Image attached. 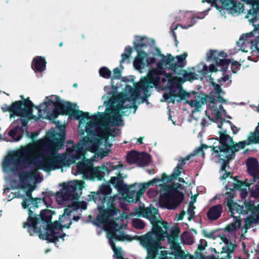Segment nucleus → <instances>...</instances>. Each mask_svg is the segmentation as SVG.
<instances>
[{
	"label": "nucleus",
	"mask_w": 259,
	"mask_h": 259,
	"mask_svg": "<svg viewBox=\"0 0 259 259\" xmlns=\"http://www.w3.org/2000/svg\"><path fill=\"white\" fill-rule=\"evenodd\" d=\"M112 188L109 185L103 184L97 192H92L89 195L90 200L94 201L98 205L99 213L96 218L98 224H109L108 235L110 245L117 259H127L122 255L121 248L117 249L113 239L116 241H124L128 239V235H125L123 225H119L110 218L117 215L119 210L115 206L116 196H111Z\"/></svg>",
	"instance_id": "1"
},
{
	"label": "nucleus",
	"mask_w": 259,
	"mask_h": 259,
	"mask_svg": "<svg viewBox=\"0 0 259 259\" xmlns=\"http://www.w3.org/2000/svg\"><path fill=\"white\" fill-rule=\"evenodd\" d=\"M65 139V134H60L59 138H54L50 143L47 144L40 152L41 156L46 157L47 158L37 162L35 164V169L31 171H25L21 172L19 174L20 181L24 183L28 180L35 178L36 175L39 176L37 171L38 169L49 172L67 164L69 159L66 155L57 153L59 149L64 148Z\"/></svg>",
	"instance_id": "2"
},
{
	"label": "nucleus",
	"mask_w": 259,
	"mask_h": 259,
	"mask_svg": "<svg viewBox=\"0 0 259 259\" xmlns=\"http://www.w3.org/2000/svg\"><path fill=\"white\" fill-rule=\"evenodd\" d=\"M52 210L45 209L41 210L39 214L33 217L30 222H25L23 228H27L28 232L31 236L37 234L40 239L46 240L49 242L55 243L59 238L63 239L66 236L56 232V230L61 229L62 228L69 229L72 224V221H69L67 224L61 225L58 222L52 223Z\"/></svg>",
	"instance_id": "3"
},
{
	"label": "nucleus",
	"mask_w": 259,
	"mask_h": 259,
	"mask_svg": "<svg viewBox=\"0 0 259 259\" xmlns=\"http://www.w3.org/2000/svg\"><path fill=\"white\" fill-rule=\"evenodd\" d=\"M162 74L160 68H158V62L157 63V67L149 70L147 76L144 77L139 82L135 84V88L129 85L125 86V90L127 92H123L119 94L117 97V100L118 102L115 110L119 112L123 109L131 108V105L125 106L124 103L126 102L136 101L138 95L143 91L144 96L141 99L142 102L147 101V99L150 97V93L148 89L157 87L160 81V74Z\"/></svg>",
	"instance_id": "4"
},
{
	"label": "nucleus",
	"mask_w": 259,
	"mask_h": 259,
	"mask_svg": "<svg viewBox=\"0 0 259 259\" xmlns=\"http://www.w3.org/2000/svg\"><path fill=\"white\" fill-rule=\"evenodd\" d=\"M219 138V146H210L211 150L215 154V157L227 158L223 168L229 163L231 160L235 158V153L243 149L245 146L252 144H259V122L253 132H250L247 140L235 143L232 138L227 134L226 131H220Z\"/></svg>",
	"instance_id": "5"
},
{
	"label": "nucleus",
	"mask_w": 259,
	"mask_h": 259,
	"mask_svg": "<svg viewBox=\"0 0 259 259\" xmlns=\"http://www.w3.org/2000/svg\"><path fill=\"white\" fill-rule=\"evenodd\" d=\"M159 52L161 59L158 61V68L162 73L164 72V66L165 68L172 71L176 75L183 77L184 80L190 81L196 79V74L195 72H188L184 69L186 65V59L188 56L187 53H184L176 57L173 56L171 54L167 53L165 56Z\"/></svg>",
	"instance_id": "6"
},
{
	"label": "nucleus",
	"mask_w": 259,
	"mask_h": 259,
	"mask_svg": "<svg viewBox=\"0 0 259 259\" xmlns=\"http://www.w3.org/2000/svg\"><path fill=\"white\" fill-rule=\"evenodd\" d=\"M84 182L82 181H74L63 184L62 189L60 192L57 193L58 198L65 201H72L71 206L74 209H82L85 210L87 208V204L84 201H76L82 194V189L84 188Z\"/></svg>",
	"instance_id": "7"
},
{
	"label": "nucleus",
	"mask_w": 259,
	"mask_h": 259,
	"mask_svg": "<svg viewBox=\"0 0 259 259\" xmlns=\"http://www.w3.org/2000/svg\"><path fill=\"white\" fill-rule=\"evenodd\" d=\"M182 189V185L178 183H172L171 185L162 184L160 189L163 193L160 195V203L168 209H175L184 201V194L178 190Z\"/></svg>",
	"instance_id": "8"
},
{
	"label": "nucleus",
	"mask_w": 259,
	"mask_h": 259,
	"mask_svg": "<svg viewBox=\"0 0 259 259\" xmlns=\"http://www.w3.org/2000/svg\"><path fill=\"white\" fill-rule=\"evenodd\" d=\"M207 61H211L213 64H211L209 67L204 63H200L198 67L202 68L201 70L197 71L203 75H206L209 72H216L218 71L221 72L227 71L230 62V59H226V53L217 50H210L206 54Z\"/></svg>",
	"instance_id": "9"
},
{
	"label": "nucleus",
	"mask_w": 259,
	"mask_h": 259,
	"mask_svg": "<svg viewBox=\"0 0 259 259\" xmlns=\"http://www.w3.org/2000/svg\"><path fill=\"white\" fill-rule=\"evenodd\" d=\"M51 97L55 100L53 101L52 99H48L47 101L44 102L43 104L46 106L45 108L46 110L51 105L54 106L53 111L54 118H57L58 115H68L69 116H73L75 119L78 120L80 119L82 111L75 109L76 105L75 104L63 101L57 95H52Z\"/></svg>",
	"instance_id": "10"
},
{
	"label": "nucleus",
	"mask_w": 259,
	"mask_h": 259,
	"mask_svg": "<svg viewBox=\"0 0 259 259\" xmlns=\"http://www.w3.org/2000/svg\"><path fill=\"white\" fill-rule=\"evenodd\" d=\"M228 205L229 211L232 214L235 212L242 214H246L248 212L251 213L250 215L246 218L244 221L246 228L249 227L252 224L259 221V204L256 206L254 201L245 200L242 205L230 202H228Z\"/></svg>",
	"instance_id": "11"
},
{
	"label": "nucleus",
	"mask_w": 259,
	"mask_h": 259,
	"mask_svg": "<svg viewBox=\"0 0 259 259\" xmlns=\"http://www.w3.org/2000/svg\"><path fill=\"white\" fill-rule=\"evenodd\" d=\"M151 224L152 225V231L144 235L135 236L134 238L160 245L161 241L164 240L165 237L168 235V230L169 228L168 223L166 221L157 219Z\"/></svg>",
	"instance_id": "12"
},
{
	"label": "nucleus",
	"mask_w": 259,
	"mask_h": 259,
	"mask_svg": "<svg viewBox=\"0 0 259 259\" xmlns=\"http://www.w3.org/2000/svg\"><path fill=\"white\" fill-rule=\"evenodd\" d=\"M147 38L145 36H137L136 41L134 42V48L137 52L138 54L135 58L133 65L137 70H140L145 67H148L156 62L154 57H147V53L142 50V49L147 48L148 44L146 40Z\"/></svg>",
	"instance_id": "13"
},
{
	"label": "nucleus",
	"mask_w": 259,
	"mask_h": 259,
	"mask_svg": "<svg viewBox=\"0 0 259 259\" xmlns=\"http://www.w3.org/2000/svg\"><path fill=\"white\" fill-rule=\"evenodd\" d=\"M23 100L16 101L12 103L10 106L4 104L1 109L4 112H10L12 113L10 115L11 118L13 115H16L21 117L31 118L33 103L30 100L29 97L24 99L23 96H21Z\"/></svg>",
	"instance_id": "14"
},
{
	"label": "nucleus",
	"mask_w": 259,
	"mask_h": 259,
	"mask_svg": "<svg viewBox=\"0 0 259 259\" xmlns=\"http://www.w3.org/2000/svg\"><path fill=\"white\" fill-rule=\"evenodd\" d=\"M30 149L26 147H23L6 156L3 162V166L4 168H9L12 164L22 166L24 164H33L35 159L30 156Z\"/></svg>",
	"instance_id": "15"
},
{
	"label": "nucleus",
	"mask_w": 259,
	"mask_h": 259,
	"mask_svg": "<svg viewBox=\"0 0 259 259\" xmlns=\"http://www.w3.org/2000/svg\"><path fill=\"white\" fill-rule=\"evenodd\" d=\"M193 94L196 95V100H190L187 103L191 107H195V110L198 111L202 105H204L208 102V105L217 106V101L221 103H226L227 100L225 99L221 95L222 94L214 95L213 92H211L208 95L200 92H193Z\"/></svg>",
	"instance_id": "16"
},
{
	"label": "nucleus",
	"mask_w": 259,
	"mask_h": 259,
	"mask_svg": "<svg viewBox=\"0 0 259 259\" xmlns=\"http://www.w3.org/2000/svg\"><path fill=\"white\" fill-rule=\"evenodd\" d=\"M25 194L26 196L19 195L16 197H22L23 198V201L21 203L22 207L24 209H28V217L26 222H30L32 221L33 217L37 215L34 213V211L36 209L39 207L38 204L41 203L42 201L46 205L48 204L46 202V197H43L42 199L40 198H33L32 196V190H27Z\"/></svg>",
	"instance_id": "17"
},
{
	"label": "nucleus",
	"mask_w": 259,
	"mask_h": 259,
	"mask_svg": "<svg viewBox=\"0 0 259 259\" xmlns=\"http://www.w3.org/2000/svg\"><path fill=\"white\" fill-rule=\"evenodd\" d=\"M205 2L210 3L211 6L214 7L220 12L226 9L234 14L243 13L244 11V5L234 0H202V3Z\"/></svg>",
	"instance_id": "18"
},
{
	"label": "nucleus",
	"mask_w": 259,
	"mask_h": 259,
	"mask_svg": "<svg viewBox=\"0 0 259 259\" xmlns=\"http://www.w3.org/2000/svg\"><path fill=\"white\" fill-rule=\"evenodd\" d=\"M135 213L137 217H142L148 219L150 223L158 219L156 215L158 213V210L154 207H136Z\"/></svg>",
	"instance_id": "19"
},
{
	"label": "nucleus",
	"mask_w": 259,
	"mask_h": 259,
	"mask_svg": "<svg viewBox=\"0 0 259 259\" xmlns=\"http://www.w3.org/2000/svg\"><path fill=\"white\" fill-rule=\"evenodd\" d=\"M95 124L92 121H89L86 123L85 131L87 136L84 137L82 139V144L84 145L90 144L92 142V139H94L97 136V131L95 128Z\"/></svg>",
	"instance_id": "20"
},
{
	"label": "nucleus",
	"mask_w": 259,
	"mask_h": 259,
	"mask_svg": "<svg viewBox=\"0 0 259 259\" xmlns=\"http://www.w3.org/2000/svg\"><path fill=\"white\" fill-rule=\"evenodd\" d=\"M137 240L139 241L141 244L147 249L148 253L147 259H155L160 245L157 244L154 242H150L140 239Z\"/></svg>",
	"instance_id": "21"
},
{
	"label": "nucleus",
	"mask_w": 259,
	"mask_h": 259,
	"mask_svg": "<svg viewBox=\"0 0 259 259\" xmlns=\"http://www.w3.org/2000/svg\"><path fill=\"white\" fill-rule=\"evenodd\" d=\"M233 179L236 182V183L233 184V189L239 190L241 197L243 199L245 198L248 194L247 188L249 189V187L252 183H248L246 182L247 180H245L244 182L239 181L237 180V177H234Z\"/></svg>",
	"instance_id": "22"
},
{
	"label": "nucleus",
	"mask_w": 259,
	"mask_h": 259,
	"mask_svg": "<svg viewBox=\"0 0 259 259\" xmlns=\"http://www.w3.org/2000/svg\"><path fill=\"white\" fill-rule=\"evenodd\" d=\"M47 61L41 56L34 57L32 62L31 68L35 72H42L46 69Z\"/></svg>",
	"instance_id": "23"
},
{
	"label": "nucleus",
	"mask_w": 259,
	"mask_h": 259,
	"mask_svg": "<svg viewBox=\"0 0 259 259\" xmlns=\"http://www.w3.org/2000/svg\"><path fill=\"white\" fill-rule=\"evenodd\" d=\"M223 212V206L221 204H217L210 207L206 213V216L210 221L217 220Z\"/></svg>",
	"instance_id": "24"
},
{
	"label": "nucleus",
	"mask_w": 259,
	"mask_h": 259,
	"mask_svg": "<svg viewBox=\"0 0 259 259\" xmlns=\"http://www.w3.org/2000/svg\"><path fill=\"white\" fill-rule=\"evenodd\" d=\"M111 171V170L108 169L107 166L103 165L93 168L91 175L93 178H96L98 180H102L104 176L106 175H108Z\"/></svg>",
	"instance_id": "25"
},
{
	"label": "nucleus",
	"mask_w": 259,
	"mask_h": 259,
	"mask_svg": "<svg viewBox=\"0 0 259 259\" xmlns=\"http://www.w3.org/2000/svg\"><path fill=\"white\" fill-rule=\"evenodd\" d=\"M246 165L248 172L255 179L257 175V167L258 166L256 159L255 158H248L246 161ZM253 181L254 182L255 180Z\"/></svg>",
	"instance_id": "26"
},
{
	"label": "nucleus",
	"mask_w": 259,
	"mask_h": 259,
	"mask_svg": "<svg viewBox=\"0 0 259 259\" xmlns=\"http://www.w3.org/2000/svg\"><path fill=\"white\" fill-rule=\"evenodd\" d=\"M92 164L88 159L78 162L76 165V170L79 174L84 175L91 171Z\"/></svg>",
	"instance_id": "27"
},
{
	"label": "nucleus",
	"mask_w": 259,
	"mask_h": 259,
	"mask_svg": "<svg viewBox=\"0 0 259 259\" xmlns=\"http://www.w3.org/2000/svg\"><path fill=\"white\" fill-rule=\"evenodd\" d=\"M22 128L19 125H17L9 131L8 135L11 137L14 141L17 142L22 138Z\"/></svg>",
	"instance_id": "28"
},
{
	"label": "nucleus",
	"mask_w": 259,
	"mask_h": 259,
	"mask_svg": "<svg viewBox=\"0 0 259 259\" xmlns=\"http://www.w3.org/2000/svg\"><path fill=\"white\" fill-rule=\"evenodd\" d=\"M195 92L194 91H192L191 92H187L184 90L182 88H180L179 90V92L178 93L177 96H172V98H175V97H177L176 101L177 102H180L182 100L186 99L187 98H189L191 96H193L195 98L194 100L197 99L196 95L193 94V93Z\"/></svg>",
	"instance_id": "29"
},
{
	"label": "nucleus",
	"mask_w": 259,
	"mask_h": 259,
	"mask_svg": "<svg viewBox=\"0 0 259 259\" xmlns=\"http://www.w3.org/2000/svg\"><path fill=\"white\" fill-rule=\"evenodd\" d=\"M190 157L191 155H189L185 158H181L179 160L176 167L174 169V170L176 172V174L172 175L174 177H179L181 175L183 167L186 164V161L189 160Z\"/></svg>",
	"instance_id": "30"
},
{
	"label": "nucleus",
	"mask_w": 259,
	"mask_h": 259,
	"mask_svg": "<svg viewBox=\"0 0 259 259\" xmlns=\"http://www.w3.org/2000/svg\"><path fill=\"white\" fill-rule=\"evenodd\" d=\"M245 3L251 6V8L248 11V14L256 16L259 11V0H245Z\"/></svg>",
	"instance_id": "31"
},
{
	"label": "nucleus",
	"mask_w": 259,
	"mask_h": 259,
	"mask_svg": "<svg viewBox=\"0 0 259 259\" xmlns=\"http://www.w3.org/2000/svg\"><path fill=\"white\" fill-rule=\"evenodd\" d=\"M180 233V229L178 226H174L172 228L170 234L168 233V235L165 237L168 241L173 242L177 241Z\"/></svg>",
	"instance_id": "32"
},
{
	"label": "nucleus",
	"mask_w": 259,
	"mask_h": 259,
	"mask_svg": "<svg viewBox=\"0 0 259 259\" xmlns=\"http://www.w3.org/2000/svg\"><path fill=\"white\" fill-rule=\"evenodd\" d=\"M177 95L178 93L176 92V89L170 88L168 93H166L163 94V97L164 100L168 103H171L174 104L175 101H176L177 97H175V98H173L172 96H177Z\"/></svg>",
	"instance_id": "33"
},
{
	"label": "nucleus",
	"mask_w": 259,
	"mask_h": 259,
	"mask_svg": "<svg viewBox=\"0 0 259 259\" xmlns=\"http://www.w3.org/2000/svg\"><path fill=\"white\" fill-rule=\"evenodd\" d=\"M113 76L112 77H111V86H112V89L114 90V91H116L117 90L118 88V87L117 85H115L114 84V82H113V80L115 79H119L121 77V70L117 67L114 68L113 69Z\"/></svg>",
	"instance_id": "34"
},
{
	"label": "nucleus",
	"mask_w": 259,
	"mask_h": 259,
	"mask_svg": "<svg viewBox=\"0 0 259 259\" xmlns=\"http://www.w3.org/2000/svg\"><path fill=\"white\" fill-rule=\"evenodd\" d=\"M132 53V49L130 46H127L124 49V53L121 54V60L120 61V67L123 69L122 64L127 59L129 58Z\"/></svg>",
	"instance_id": "35"
},
{
	"label": "nucleus",
	"mask_w": 259,
	"mask_h": 259,
	"mask_svg": "<svg viewBox=\"0 0 259 259\" xmlns=\"http://www.w3.org/2000/svg\"><path fill=\"white\" fill-rule=\"evenodd\" d=\"M126 159L127 162L130 164L137 163L139 160V154L136 151H131L127 154Z\"/></svg>",
	"instance_id": "36"
},
{
	"label": "nucleus",
	"mask_w": 259,
	"mask_h": 259,
	"mask_svg": "<svg viewBox=\"0 0 259 259\" xmlns=\"http://www.w3.org/2000/svg\"><path fill=\"white\" fill-rule=\"evenodd\" d=\"M170 254L173 255V257H170L172 259H193L192 256L189 254H186L182 250L175 253H170Z\"/></svg>",
	"instance_id": "37"
},
{
	"label": "nucleus",
	"mask_w": 259,
	"mask_h": 259,
	"mask_svg": "<svg viewBox=\"0 0 259 259\" xmlns=\"http://www.w3.org/2000/svg\"><path fill=\"white\" fill-rule=\"evenodd\" d=\"M235 189H230V191L227 192L225 193L226 198H225V202H226V205L228 207V202H232L234 203H237L234 201L233 199L235 196V192H234Z\"/></svg>",
	"instance_id": "38"
},
{
	"label": "nucleus",
	"mask_w": 259,
	"mask_h": 259,
	"mask_svg": "<svg viewBox=\"0 0 259 259\" xmlns=\"http://www.w3.org/2000/svg\"><path fill=\"white\" fill-rule=\"evenodd\" d=\"M220 160H221L222 161V164L221 170L222 171L225 172L224 175L221 177V179L222 180H224L226 179V178H228L231 174V173L230 172H228L226 170V167L227 166H229V163H228L225 166V167H224V168H223L224 164L225 163V162L227 160V158H225L224 157H220Z\"/></svg>",
	"instance_id": "39"
},
{
	"label": "nucleus",
	"mask_w": 259,
	"mask_h": 259,
	"mask_svg": "<svg viewBox=\"0 0 259 259\" xmlns=\"http://www.w3.org/2000/svg\"><path fill=\"white\" fill-rule=\"evenodd\" d=\"M99 74L104 78H111V71L106 67H102L99 70Z\"/></svg>",
	"instance_id": "40"
},
{
	"label": "nucleus",
	"mask_w": 259,
	"mask_h": 259,
	"mask_svg": "<svg viewBox=\"0 0 259 259\" xmlns=\"http://www.w3.org/2000/svg\"><path fill=\"white\" fill-rule=\"evenodd\" d=\"M241 225V220H237L235 223H232L229 225H228L224 230L228 232H231L233 231L236 229L237 226L240 228Z\"/></svg>",
	"instance_id": "41"
},
{
	"label": "nucleus",
	"mask_w": 259,
	"mask_h": 259,
	"mask_svg": "<svg viewBox=\"0 0 259 259\" xmlns=\"http://www.w3.org/2000/svg\"><path fill=\"white\" fill-rule=\"evenodd\" d=\"M208 148V146H207L206 145L201 144L200 146L198 147L194 150L193 153H191L189 155H191V157H192L201 153L202 156L204 157L205 155L204 149H206Z\"/></svg>",
	"instance_id": "42"
},
{
	"label": "nucleus",
	"mask_w": 259,
	"mask_h": 259,
	"mask_svg": "<svg viewBox=\"0 0 259 259\" xmlns=\"http://www.w3.org/2000/svg\"><path fill=\"white\" fill-rule=\"evenodd\" d=\"M84 157V153L82 148H78L75 151V153L72 156L73 162H76L77 160L81 159Z\"/></svg>",
	"instance_id": "43"
},
{
	"label": "nucleus",
	"mask_w": 259,
	"mask_h": 259,
	"mask_svg": "<svg viewBox=\"0 0 259 259\" xmlns=\"http://www.w3.org/2000/svg\"><path fill=\"white\" fill-rule=\"evenodd\" d=\"M175 174H176V172L174 170H173L172 173L169 176H167L165 173L162 174L161 179H159V180H160L159 182L162 181L164 183V184H166V183L170 182L172 180L177 179V178L178 177H174V176H172Z\"/></svg>",
	"instance_id": "44"
},
{
	"label": "nucleus",
	"mask_w": 259,
	"mask_h": 259,
	"mask_svg": "<svg viewBox=\"0 0 259 259\" xmlns=\"http://www.w3.org/2000/svg\"><path fill=\"white\" fill-rule=\"evenodd\" d=\"M160 180L159 179H154L152 180L149 181L147 183L141 185L140 188L145 192L146 190L148 189L149 187L150 186H153L154 184H156Z\"/></svg>",
	"instance_id": "45"
},
{
	"label": "nucleus",
	"mask_w": 259,
	"mask_h": 259,
	"mask_svg": "<svg viewBox=\"0 0 259 259\" xmlns=\"http://www.w3.org/2000/svg\"><path fill=\"white\" fill-rule=\"evenodd\" d=\"M132 225L134 228L138 229H143L145 226L144 222L139 219H135L132 221Z\"/></svg>",
	"instance_id": "46"
},
{
	"label": "nucleus",
	"mask_w": 259,
	"mask_h": 259,
	"mask_svg": "<svg viewBox=\"0 0 259 259\" xmlns=\"http://www.w3.org/2000/svg\"><path fill=\"white\" fill-rule=\"evenodd\" d=\"M236 246L237 245L235 244L230 242L228 244L226 245L225 247L223 248V250L225 252H227L228 255H229L230 253H233L234 252Z\"/></svg>",
	"instance_id": "47"
},
{
	"label": "nucleus",
	"mask_w": 259,
	"mask_h": 259,
	"mask_svg": "<svg viewBox=\"0 0 259 259\" xmlns=\"http://www.w3.org/2000/svg\"><path fill=\"white\" fill-rule=\"evenodd\" d=\"M207 242L205 241V245H203L202 244H200L198 245L197 250L195 253V255L196 258H198L199 259L203 258V255L201 252L202 250L205 249V246H207Z\"/></svg>",
	"instance_id": "48"
},
{
	"label": "nucleus",
	"mask_w": 259,
	"mask_h": 259,
	"mask_svg": "<svg viewBox=\"0 0 259 259\" xmlns=\"http://www.w3.org/2000/svg\"><path fill=\"white\" fill-rule=\"evenodd\" d=\"M209 108L215 115V118L217 119H221L222 114L221 112L219 111L218 106L208 105Z\"/></svg>",
	"instance_id": "49"
},
{
	"label": "nucleus",
	"mask_w": 259,
	"mask_h": 259,
	"mask_svg": "<svg viewBox=\"0 0 259 259\" xmlns=\"http://www.w3.org/2000/svg\"><path fill=\"white\" fill-rule=\"evenodd\" d=\"M170 245L171 248V253H175L177 252H178L182 250L181 247L179 243L177 242V241H174L173 242H171L170 241H168Z\"/></svg>",
	"instance_id": "50"
},
{
	"label": "nucleus",
	"mask_w": 259,
	"mask_h": 259,
	"mask_svg": "<svg viewBox=\"0 0 259 259\" xmlns=\"http://www.w3.org/2000/svg\"><path fill=\"white\" fill-rule=\"evenodd\" d=\"M64 211V214L59 218V221L61 222H64L67 220L69 223V221H71L70 218L71 211L68 208H65Z\"/></svg>",
	"instance_id": "51"
},
{
	"label": "nucleus",
	"mask_w": 259,
	"mask_h": 259,
	"mask_svg": "<svg viewBox=\"0 0 259 259\" xmlns=\"http://www.w3.org/2000/svg\"><path fill=\"white\" fill-rule=\"evenodd\" d=\"M125 199L129 202H134L136 200L135 190L128 191L126 193Z\"/></svg>",
	"instance_id": "52"
},
{
	"label": "nucleus",
	"mask_w": 259,
	"mask_h": 259,
	"mask_svg": "<svg viewBox=\"0 0 259 259\" xmlns=\"http://www.w3.org/2000/svg\"><path fill=\"white\" fill-rule=\"evenodd\" d=\"M86 119H92L94 120H96L97 119V116L96 115L90 116L89 112H82V114L81 115V117L79 121L80 122L81 120H83L85 121Z\"/></svg>",
	"instance_id": "53"
},
{
	"label": "nucleus",
	"mask_w": 259,
	"mask_h": 259,
	"mask_svg": "<svg viewBox=\"0 0 259 259\" xmlns=\"http://www.w3.org/2000/svg\"><path fill=\"white\" fill-rule=\"evenodd\" d=\"M149 155L146 156H139L138 163L139 165L141 166H145L147 165L150 162V159L148 157Z\"/></svg>",
	"instance_id": "54"
},
{
	"label": "nucleus",
	"mask_w": 259,
	"mask_h": 259,
	"mask_svg": "<svg viewBox=\"0 0 259 259\" xmlns=\"http://www.w3.org/2000/svg\"><path fill=\"white\" fill-rule=\"evenodd\" d=\"M250 196L255 199L259 198V184H255L254 189L250 191Z\"/></svg>",
	"instance_id": "55"
},
{
	"label": "nucleus",
	"mask_w": 259,
	"mask_h": 259,
	"mask_svg": "<svg viewBox=\"0 0 259 259\" xmlns=\"http://www.w3.org/2000/svg\"><path fill=\"white\" fill-rule=\"evenodd\" d=\"M211 84L213 87L214 90L215 91V95L225 94V92L222 90L221 86L219 84H217L214 82H212Z\"/></svg>",
	"instance_id": "56"
},
{
	"label": "nucleus",
	"mask_w": 259,
	"mask_h": 259,
	"mask_svg": "<svg viewBox=\"0 0 259 259\" xmlns=\"http://www.w3.org/2000/svg\"><path fill=\"white\" fill-rule=\"evenodd\" d=\"M231 62V68L232 71L233 73H236L237 72V71L240 69V67L241 65L238 62H237L236 61H231V60H230V63Z\"/></svg>",
	"instance_id": "57"
},
{
	"label": "nucleus",
	"mask_w": 259,
	"mask_h": 259,
	"mask_svg": "<svg viewBox=\"0 0 259 259\" xmlns=\"http://www.w3.org/2000/svg\"><path fill=\"white\" fill-rule=\"evenodd\" d=\"M34 117H35V116L33 115V114H32L31 119L33 118ZM29 119H28V118H27V119H25V118H18L16 121H15L14 122V123H15V122H17L18 124L19 123L21 124L22 126L23 127L26 126L27 123H28V120H29ZM30 119H31V118Z\"/></svg>",
	"instance_id": "58"
},
{
	"label": "nucleus",
	"mask_w": 259,
	"mask_h": 259,
	"mask_svg": "<svg viewBox=\"0 0 259 259\" xmlns=\"http://www.w3.org/2000/svg\"><path fill=\"white\" fill-rule=\"evenodd\" d=\"M109 182L116 186H119L121 183V180L118 177H112L109 181Z\"/></svg>",
	"instance_id": "59"
},
{
	"label": "nucleus",
	"mask_w": 259,
	"mask_h": 259,
	"mask_svg": "<svg viewBox=\"0 0 259 259\" xmlns=\"http://www.w3.org/2000/svg\"><path fill=\"white\" fill-rule=\"evenodd\" d=\"M111 118L113 120V122L117 126L119 125L120 124V122H122V120L119 115H114L111 117Z\"/></svg>",
	"instance_id": "60"
},
{
	"label": "nucleus",
	"mask_w": 259,
	"mask_h": 259,
	"mask_svg": "<svg viewBox=\"0 0 259 259\" xmlns=\"http://www.w3.org/2000/svg\"><path fill=\"white\" fill-rule=\"evenodd\" d=\"M203 236L208 238L214 239V231H211L210 232H207L206 231H203Z\"/></svg>",
	"instance_id": "61"
},
{
	"label": "nucleus",
	"mask_w": 259,
	"mask_h": 259,
	"mask_svg": "<svg viewBox=\"0 0 259 259\" xmlns=\"http://www.w3.org/2000/svg\"><path fill=\"white\" fill-rule=\"evenodd\" d=\"M144 192L139 188L138 191L135 190V194L136 195V201H138L142 196Z\"/></svg>",
	"instance_id": "62"
},
{
	"label": "nucleus",
	"mask_w": 259,
	"mask_h": 259,
	"mask_svg": "<svg viewBox=\"0 0 259 259\" xmlns=\"http://www.w3.org/2000/svg\"><path fill=\"white\" fill-rule=\"evenodd\" d=\"M163 74H164L165 76V77H164L163 78H162L161 79V81L163 82H164L166 81V78L167 79L168 81H170V80L172 79V75L171 74L169 73H165V71H164V72L161 74H160L159 76L160 75H163Z\"/></svg>",
	"instance_id": "63"
},
{
	"label": "nucleus",
	"mask_w": 259,
	"mask_h": 259,
	"mask_svg": "<svg viewBox=\"0 0 259 259\" xmlns=\"http://www.w3.org/2000/svg\"><path fill=\"white\" fill-rule=\"evenodd\" d=\"M226 72L227 71H226L225 72H222L223 73V76L221 77L220 79H218V81L219 82H221V81L225 82L229 79V75H228V74L225 75V73H226Z\"/></svg>",
	"instance_id": "64"
}]
</instances>
